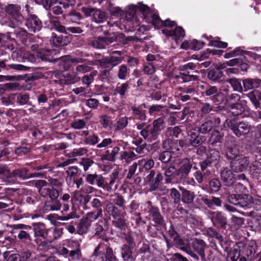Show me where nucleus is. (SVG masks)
<instances>
[{
	"label": "nucleus",
	"mask_w": 261,
	"mask_h": 261,
	"mask_svg": "<svg viewBox=\"0 0 261 261\" xmlns=\"http://www.w3.org/2000/svg\"><path fill=\"white\" fill-rule=\"evenodd\" d=\"M177 79H180L182 80V82L187 83L190 81H196L198 79V76L196 75H190L188 73H180L179 75L176 76Z\"/></svg>",
	"instance_id": "obj_49"
},
{
	"label": "nucleus",
	"mask_w": 261,
	"mask_h": 261,
	"mask_svg": "<svg viewBox=\"0 0 261 261\" xmlns=\"http://www.w3.org/2000/svg\"><path fill=\"white\" fill-rule=\"evenodd\" d=\"M248 164V158L243 154H240L231 162L230 167L234 172H239L246 169Z\"/></svg>",
	"instance_id": "obj_10"
},
{
	"label": "nucleus",
	"mask_w": 261,
	"mask_h": 261,
	"mask_svg": "<svg viewBox=\"0 0 261 261\" xmlns=\"http://www.w3.org/2000/svg\"><path fill=\"white\" fill-rule=\"evenodd\" d=\"M81 11L86 17H92L93 21L97 23H102L106 19L105 12L99 9L92 7H83Z\"/></svg>",
	"instance_id": "obj_4"
},
{
	"label": "nucleus",
	"mask_w": 261,
	"mask_h": 261,
	"mask_svg": "<svg viewBox=\"0 0 261 261\" xmlns=\"http://www.w3.org/2000/svg\"><path fill=\"white\" fill-rule=\"evenodd\" d=\"M54 54H55V50H54L43 49L37 52V57L40 58L42 60L45 61L57 62L59 61V58L51 59V58H50L51 56Z\"/></svg>",
	"instance_id": "obj_26"
},
{
	"label": "nucleus",
	"mask_w": 261,
	"mask_h": 261,
	"mask_svg": "<svg viewBox=\"0 0 261 261\" xmlns=\"http://www.w3.org/2000/svg\"><path fill=\"white\" fill-rule=\"evenodd\" d=\"M162 171H158L156 172L154 170L150 171L146 176V181L149 184L152 190H155L160 186L161 182L164 179L166 184L174 183L178 176L177 169L173 165L168 166L162 165L161 166Z\"/></svg>",
	"instance_id": "obj_1"
},
{
	"label": "nucleus",
	"mask_w": 261,
	"mask_h": 261,
	"mask_svg": "<svg viewBox=\"0 0 261 261\" xmlns=\"http://www.w3.org/2000/svg\"><path fill=\"white\" fill-rule=\"evenodd\" d=\"M221 178L224 184L227 186H232L233 184H236V186L241 187L240 190L243 188V185L236 181V177L231 170L227 167L223 168L221 172Z\"/></svg>",
	"instance_id": "obj_9"
},
{
	"label": "nucleus",
	"mask_w": 261,
	"mask_h": 261,
	"mask_svg": "<svg viewBox=\"0 0 261 261\" xmlns=\"http://www.w3.org/2000/svg\"><path fill=\"white\" fill-rule=\"evenodd\" d=\"M105 261H117V258L114 253L113 249L109 246H107L105 252L102 254Z\"/></svg>",
	"instance_id": "obj_43"
},
{
	"label": "nucleus",
	"mask_w": 261,
	"mask_h": 261,
	"mask_svg": "<svg viewBox=\"0 0 261 261\" xmlns=\"http://www.w3.org/2000/svg\"><path fill=\"white\" fill-rule=\"evenodd\" d=\"M158 158L163 163L167 164L171 160L172 154L171 151L166 150L159 153Z\"/></svg>",
	"instance_id": "obj_47"
},
{
	"label": "nucleus",
	"mask_w": 261,
	"mask_h": 261,
	"mask_svg": "<svg viewBox=\"0 0 261 261\" xmlns=\"http://www.w3.org/2000/svg\"><path fill=\"white\" fill-rule=\"evenodd\" d=\"M171 241L173 244L179 249L185 251L187 253L190 252L189 241L188 239H181L173 230H169Z\"/></svg>",
	"instance_id": "obj_6"
},
{
	"label": "nucleus",
	"mask_w": 261,
	"mask_h": 261,
	"mask_svg": "<svg viewBox=\"0 0 261 261\" xmlns=\"http://www.w3.org/2000/svg\"><path fill=\"white\" fill-rule=\"evenodd\" d=\"M33 183L37 189H38V192L41 195L43 196V193L44 190H46L47 188L46 187V186L47 185V182L46 181L44 180H34L33 181Z\"/></svg>",
	"instance_id": "obj_50"
},
{
	"label": "nucleus",
	"mask_w": 261,
	"mask_h": 261,
	"mask_svg": "<svg viewBox=\"0 0 261 261\" xmlns=\"http://www.w3.org/2000/svg\"><path fill=\"white\" fill-rule=\"evenodd\" d=\"M227 158L233 161L236 157L240 155L239 150L236 147L228 148L226 151Z\"/></svg>",
	"instance_id": "obj_53"
},
{
	"label": "nucleus",
	"mask_w": 261,
	"mask_h": 261,
	"mask_svg": "<svg viewBox=\"0 0 261 261\" xmlns=\"http://www.w3.org/2000/svg\"><path fill=\"white\" fill-rule=\"evenodd\" d=\"M170 196L174 200V203L177 204L180 202L181 195L179 191L175 188H173L170 190Z\"/></svg>",
	"instance_id": "obj_59"
},
{
	"label": "nucleus",
	"mask_w": 261,
	"mask_h": 261,
	"mask_svg": "<svg viewBox=\"0 0 261 261\" xmlns=\"http://www.w3.org/2000/svg\"><path fill=\"white\" fill-rule=\"evenodd\" d=\"M138 158V154L131 150L124 151L121 155V159L122 160H124L127 163H129Z\"/></svg>",
	"instance_id": "obj_36"
},
{
	"label": "nucleus",
	"mask_w": 261,
	"mask_h": 261,
	"mask_svg": "<svg viewBox=\"0 0 261 261\" xmlns=\"http://www.w3.org/2000/svg\"><path fill=\"white\" fill-rule=\"evenodd\" d=\"M148 212L149 213V219L152 220L156 226H162L164 224V220L161 215L158 208L151 205V201H148Z\"/></svg>",
	"instance_id": "obj_12"
},
{
	"label": "nucleus",
	"mask_w": 261,
	"mask_h": 261,
	"mask_svg": "<svg viewBox=\"0 0 261 261\" xmlns=\"http://www.w3.org/2000/svg\"><path fill=\"white\" fill-rule=\"evenodd\" d=\"M129 69L125 65H121L119 67L117 73L118 78L120 80H125L128 73Z\"/></svg>",
	"instance_id": "obj_52"
},
{
	"label": "nucleus",
	"mask_w": 261,
	"mask_h": 261,
	"mask_svg": "<svg viewBox=\"0 0 261 261\" xmlns=\"http://www.w3.org/2000/svg\"><path fill=\"white\" fill-rule=\"evenodd\" d=\"M67 247L70 249L69 257L73 261H78L82 258L81 243L77 240H69Z\"/></svg>",
	"instance_id": "obj_5"
},
{
	"label": "nucleus",
	"mask_w": 261,
	"mask_h": 261,
	"mask_svg": "<svg viewBox=\"0 0 261 261\" xmlns=\"http://www.w3.org/2000/svg\"><path fill=\"white\" fill-rule=\"evenodd\" d=\"M245 111L243 106L239 103H234L231 107L229 114L233 116H239Z\"/></svg>",
	"instance_id": "obj_37"
},
{
	"label": "nucleus",
	"mask_w": 261,
	"mask_h": 261,
	"mask_svg": "<svg viewBox=\"0 0 261 261\" xmlns=\"http://www.w3.org/2000/svg\"><path fill=\"white\" fill-rule=\"evenodd\" d=\"M227 200L231 204L240 207H249L253 203V198L251 196L245 194H230L226 193Z\"/></svg>",
	"instance_id": "obj_3"
},
{
	"label": "nucleus",
	"mask_w": 261,
	"mask_h": 261,
	"mask_svg": "<svg viewBox=\"0 0 261 261\" xmlns=\"http://www.w3.org/2000/svg\"><path fill=\"white\" fill-rule=\"evenodd\" d=\"M29 173L26 168H21L12 171V177H18L22 179H29Z\"/></svg>",
	"instance_id": "obj_39"
},
{
	"label": "nucleus",
	"mask_w": 261,
	"mask_h": 261,
	"mask_svg": "<svg viewBox=\"0 0 261 261\" xmlns=\"http://www.w3.org/2000/svg\"><path fill=\"white\" fill-rule=\"evenodd\" d=\"M77 77V73L75 72L72 73H67L64 75L65 79V84L69 85L75 83Z\"/></svg>",
	"instance_id": "obj_55"
},
{
	"label": "nucleus",
	"mask_w": 261,
	"mask_h": 261,
	"mask_svg": "<svg viewBox=\"0 0 261 261\" xmlns=\"http://www.w3.org/2000/svg\"><path fill=\"white\" fill-rule=\"evenodd\" d=\"M5 61L0 62V72L3 70H8L9 68L19 71L26 70L28 69L26 66L19 64H11L7 65Z\"/></svg>",
	"instance_id": "obj_28"
},
{
	"label": "nucleus",
	"mask_w": 261,
	"mask_h": 261,
	"mask_svg": "<svg viewBox=\"0 0 261 261\" xmlns=\"http://www.w3.org/2000/svg\"><path fill=\"white\" fill-rule=\"evenodd\" d=\"M163 34L167 36H171L176 42L178 40L182 39L185 36V33L183 29L180 27H176L174 30H169L167 29L162 30Z\"/></svg>",
	"instance_id": "obj_18"
},
{
	"label": "nucleus",
	"mask_w": 261,
	"mask_h": 261,
	"mask_svg": "<svg viewBox=\"0 0 261 261\" xmlns=\"http://www.w3.org/2000/svg\"><path fill=\"white\" fill-rule=\"evenodd\" d=\"M154 129L160 134L161 132L164 128V120L163 117H160L153 121L152 125Z\"/></svg>",
	"instance_id": "obj_41"
},
{
	"label": "nucleus",
	"mask_w": 261,
	"mask_h": 261,
	"mask_svg": "<svg viewBox=\"0 0 261 261\" xmlns=\"http://www.w3.org/2000/svg\"><path fill=\"white\" fill-rule=\"evenodd\" d=\"M123 60L122 57V52L121 51H113L111 53L109 58L102 59L99 61L100 64L110 63L112 64L113 66H115Z\"/></svg>",
	"instance_id": "obj_15"
},
{
	"label": "nucleus",
	"mask_w": 261,
	"mask_h": 261,
	"mask_svg": "<svg viewBox=\"0 0 261 261\" xmlns=\"http://www.w3.org/2000/svg\"><path fill=\"white\" fill-rule=\"evenodd\" d=\"M142 106H143L144 108L146 107V105L143 104L142 106L138 107H132L131 109L133 111V114L137 116L139 120L144 121L146 119V116L145 111L143 109Z\"/></svg>",
	"instance_id": "obj_31"
},
{
	"label": "nucleus",
	"mask_w": 261,
	"mask_h": 261,
	"mask_svg": "<svg viewBox=\"0 0 261 261\" xmlns=\"http://www.w3.org/2000/svg\"><path fill=\"white\" fill-rule=\"evenodd\" d=\"M51 229L46 228L42 223L34 224V237L37 238L41 237L44 240H51V236L49 234Z\"/></svg>",
	"instance_id": "obj_13"
},
{
	"label": "nucleus",
	"mask_w": 261,
	"mask_h": 261,
	"mask_svg": "<svg viewBox=\"0 0 261 261\" xmlns=\"http://www.w3.org/2000/svg\"><path fill=\"white\" fill-rule=\"evenodd\" d=\"M211 219L214 225L219 224L222 227L225 228L227 224V219L221 212H213L211 214Z\"/></svg>",
	"instance_id": "obj_20"
},
{
	"label": "nucleus",
	"mask_w": 261,
	"mask_h": 261,
	"mask_svg": "<svg viewBox=\"0 0 261 261\" xmlns=\"http://www.w3.org/2000/svg\"><path fill=\"white\" fill-rule=\"evenodd\" d=\"M138 164L139 166H142V168L146 170H149L154 166V162L152 159H150L147 160L142 159L139 160Z\"/></svg>",
	"instance_id": "obj_44"
},
{
	"label": "nucleus",
	"mask_w": 261,
	"mask_h": 261,
	"mask_svg": "<svg viewBox=\"0 0 261 261\" xmlns=\"http://www.w3.org/2000/svg\"><path fill=\"white\" fill-rule=\"evenodd\" d=\"M120 148L118 146H114L111 150H107L102 155V159L111 162H114L116 160V156L119 154Z\"/></svg>",
	"instance_id": "obj_25"
},
{
	"label": "nucleus",
	"mask_w": 261,
	"mask_h": 261,
	"mask_svg": "<svg viewBox=\"0 0 261 261\" xmlns=\"http://www.w3.org/2000/svg\"><path fill=\"white\" fill-rule=\"evenodd\" d=\"M179 189L181 192V201L186 204L192 203L195 197L194 193L181 186L179 187Z\"/></svg>",
	"instance_id": "obj_24"
},
{
	"label": "nucleus",
	"mask_w": 261,
	"mask_h": 261,
	"mask_svg": "<svg viewBox=\"0 0 261 261\" xmlns=\"http://www.w3.org/2000/svg\"><path fill=\"white\" fill-rule=\"evenodd\" d=\"M180 166L177 169V174L181 179H186L189 175L192 167L190 160L187 158L184 159L179 162Z\"/></svg>",
	"instance_id": "obj_14"
},
{
	"label": "nucleus",
	"mask_w": 261,
	"mask_h": 261,
	"mask_svg": "<svg viewBox=\"0 0 261 261\" xmlns=\"http://www.w3.org/2000/svg\"><path fill=\"white\" fill-rule=\"evenodd\" d=\"M204 93L206 96H209L215 103H221L224 100V95L215 86L208 85Z\"/></svg>",
	"instance_id": "obj_11"
},
{
	"label": "nucleus",
	"mask_w": 261,
	"mask_h": 261,
	"mask_svg": "<svg viewBox=\"0 0 261 261\" xmlns=\"http://www.w3.org/2000/svg\"><path fill=\"white\" fill-rule=\"evenodd\" d=\"M226 81L231 85L234 91L239 92H243V89L241 82L237 79L231 78L228 79Z\"/></svg>",
	"instance_id": "obj_42"
},
{
	"label": "nucleus",
	"mask_w": 261,
	"mask_h": 261,
	"mask_svg": "<svg viewBox=\"0 0 261 261\" xmlns=\"http://www.w3.org/2000/svg\"><path fill=\"white\" fill-rule=\"evenodd\" d=\"M50 43L54 46H64L66 45V42L65 38L62 35L57 36L53 35L50 39Z\"/></svg>",
	"instance_id": "obj_35"
},
{
	"label": "nucleus",
	"mask_w": 261,
	"mask_h": 261,
	"mask_svg": "<svg viewBox=\"0 0 261 261\" xmlns=\"http://www.w3.org/2000/svg\"><path fill=\"white\" fill-rule=\"evenodd\" d=\"M214 127V122L212 120H208L202 123L198 128V131L205 134L210 132Z\"/></svg>",
	"instance_id": "obj_38"
},
{
	"label": "nucleus",
	"mask_w": 261,
	"mask_h": 261,
	"mask_svg": "<svg viewBox=\"0 0 261 261\" xmlns=\"http://www.w3.org/2000/svg\"><path fill=\"white\" fill-rule=\"evenodd\" d=\"M223 76V73L218 69L210 70L207 75L208 78L213 81H217Z\"/></svg>",
	"instance_id": "obj_46"
},
{
	"label": "nucleus",
	"mask_w": 261,
	"mask_h": 261,
	"mask_svg": "<svg viewBox=\"0 0 261 261\" xmlns=\"http://www.w3.org/2000/svg\"><path fill=\"white\" fill-rule=\"evenodd\" d=\"M209 187L212 192H217L220 189L221 184L218 179L214 178L210 181Z\"/></svg>",
	"instance_id": "obj_54"
},
{
	"label": "nucleus",
	"mask_w": 261,
	"mask_h": 261,
	"mask_svg": "<svg viewBox=\"0 0 261 261\" xmlns=\"http://www.w3.org/2000/svg\"><path fill=\"white\" fill-rule=\"evenodd\" d=\"M220 159L219 152L215 149H211L207 154V160L210 163L216 165Z\"/></svg>",
	"instance_id": "obj_34"
},
{
	"label": "nucleus",
	"mask_w": 261,
	"mask_h": 261,
	"mask_svg": "<svg viewBox=\"0 0 261 261\" xmlns=\"http://www.w3.org/2000/svg\"><path fill=\"white\" fill-rule=\"evenodd\" d=\"M48 182L50 186L60 188L63 185V180L61 178H54L53 177H49L48 179Z\"/></svg>",
	"instance_id": "obj_60"
},
{
	"label": "nucleus",
	"mask_w": 261,
	"mask_h": 261,
	"mask_svg": "<svg viewBox=\"0 0 261 261\" xmlns=\"http://www.w3.org/2000/svg\"><path fill=\"white\" fill-rule=\"evenodd\" d=\"M146 21L152 23L154 28L156 29H159L163 27V21L161 20L158 15L153 13H150L149 17L146 18Z\"/></svg>",
	"instance_id": "obj_30"
},
{
	"label": "nucleus",
	"mask_w": 261,
	"mask_h": 261,
	"mask_svg": "<svg viewBox=\"0 0 261 261\" xmlns=\"http://www.w3.org/2000/svg\"><path fill=\"white\" fill-rule=\"evenodd\" d=\"M129 87V84L128 82L121 84L120 86H117L116 89L114 90V94H119L121 96H124L126 92L127 91Z\"/></svg>",
	"instance_id": "obj_48"
},
{
	"label": "nucleus",
	"mask_w": 261,
	"mask_h": 261,
	"mask_svg": "<svg viewBox=\"0 0 261 261\" xmlns=\"http://www.w3.org/2000/svg\"><path fill=\"white\" fill-rule=\"evenodd\" d=\"M224 125L227 126L238 138L246 136L252 129V126L249 122L239 121L236 118L226 119Z\"/></svg>",
	"instance_id": "obj_2"
},
{
	"label": "nucleus",
	"mask_w": 261,
	"mask_h": 261,
	"mask_svg": "<svg viewBox=\"0 0 261 261\" xmlns=\"http://www.w3.org/2000/svg\"><path fill=\"white\" fill-rule=\"evenodd\" d=\"M50 22L53 24L55 28L58 31L61 33H66V28L62 25L56 18H51Z\"/></svg>",
	"instance_id": "obj_57"
},
{
	"label": "nucleus",
	"mask_w": 261,
	"mask_h": 261,
	"mask_svg": "<svg viewBox=\"0 0 261 261\" xmlns=\"http://www.w3.org/2000/svg\"><path fill=\"white\" fill-rule=\"evenodd\" d=\"M86 123L83 119H77L73 121L71 124V127L74 129H80L84 128Z\"/></svg>",
	"instance_id": "obj_64"
},
{
	"label": "nucleus",
	"mask_w": 261,
	"mask_h": 261,
	"mask_svg": "<svg viewBox=\"0 0 261 261\" xmlns=\"http://www.w3.org/2000/svg\"><path fill=\"white\" fill-rule=\"evenodd\" d=\"M106 212L114 219H117L119 217L123 216V213L113 203H109L106 206Z\"/></svg>",
	"instance_id": "obj_27"
},
{
	"label": "nucleus",
	"mask_w": 261,
	"mask_h": 261,
	"mask_svg": "<svg viewBox=\"0 0 261 261\" xmlns=\"http://www.w3.org/2000/svg\"><path fill=\"white\" fill-rule=\"evenodd\" d=\"M133 247L128 245H123L121 248V256L123 261H134L133 255Z\"/></svg>",
	"instance_id": "obj_22"
},
{
	"label": "nucleus",
	"mask_w": 261,
	"mask_h": 261,
	"mask_svg": "<svg viewBox=\"0 0 261 261\" xmlns=\"http://www.w3.org/2000/svg\"><path fill=\"white\" fill-rule=\"evenodd\" d=\"M47 241L42 240V239L37 238L34 240V242L36 245L31 244V247L36 248L39 251L45 252L48 251L50 249L53 248V247L50 244L51 243V240H47Z\"/></svg>",
	"instance_id": "obj_17"
},
{
	"label": "nucleus",
	"mask_w": 261,
	"mask_h": 261,
	"mask_svg": "<svg viewBox=\"0 0 261 261\" xmlns=\"http://www.w3.org/2000/svg\"><path fill=\"white\" fill-rule=\"evenodd\" d=\"M17 103L20 105H24L28 103L30 100V95L27 93L15 94Z\"/></svg>",
	"instance_id": "obj_51"
},
{
	"label": "nucleus",
	"mask_w": 261,
	"mask_h": 261,
	"mask_svg": "<svg viewBox=\"0 0 261 261\" xmlns=\"http://www.w3.org/2000/svg\"><path fill=\"white\" fill-rule=\"evenodd\" d=\"M79 171V169L76 166H71L67 168L65 172L67 174V177L70 179L75 178Z\"/></svg>",
	"instance_id": "obj_56"
},
{
	"label": "nucleus",
	"mask_w": 261,
	"mask_h": 261,
	"mask_svg": "<svg viewBox=\"0 0 261 261\" xmlns=\"http://www.w3.org/2000/svg\"><path fill=\"white\" fill-rule=\"evenodd\" d=\"M20 8L18 5H9L5 9L6 12L11 15L14 27L19 25L23 20V17L20 13Z\"/></svg>",
	"instance_id": "obj_8"
},
{
	"label": "nucleus",
	"mask_w": 261,
	"mask_h": 261,
	"mask_svg": "<svg viewBox=\"0 0 261 261\" xmlns=\"http://www.w3.org/2000/svg\"><path fill=\"white\" fill-rule=\"evenodd\" d=\"M91 226L81 219L77 227V233L80 235H83L87 233Z\"/></svg>",
	"instance_id": "obj_45"
},
{
	"label": "nucleus",
	"mask_w": 261,
	"mask_h": 261,
	"mask_svg": "<svg viewBox=\"0 0 261 261\" xmlns=\"http://www.w3.org/2000/svg\"><path fill=\"white\" fill-rule=\"evenodd\" d=\"M140 135L144 139H147L152 142L155 140L159 134L154 129L151 125H147L141 132Z\"/></svg>",
	"instance_id": "obj_19"
},
{
	"label": "nucleus",
	"mask_w": 261,
	"mask_h": 261,
	"mask_svg": "<svg viewBox=\"0 0 261 261\" xmlns=\"http://www.w3.org/2000/svg\"><path fill=\"white\" fill-rule=\"evenodd\" d=\"M59 65L61 67L60 69L63 71L68 70L71 66L67 57L61 59Z\"/></svg>",
	"instance_id": "obj_63"
},
{
	"label": "nucleus",
	"mask_w": 261,
	"mask_h": 261,
	"mask_svg": "<svg viewBox=\"0 0 261 261\" xmlns=\"http://www.w3.org/2000/svg\"><path fill=\"white\" fill-rule=\"evenodd\" d=\"M43 197H46L48 196L52 200H56L60 196V192L58 190L51 188H47L46 190H43Z\"/></svg>",
	"instance_id": "obj_32"
},
{
	"label": "nucleus",
	"mask_w": 261,
	"mask_h": 261,
	"mask_svg": "<svg viewBox=\"0 0 261 261\" xmlns=\"http://www.w3.org/2000/svg\"><path fill=\"white\" fill-rule=\"evenodd\" d=\"M86 180L89 184L96 185L101 188L103 186L104 178L101 174H89L86 176Z\"/></svg>",
	"instance_id": "obj_21"
},
{
	"label": "nucleus",
	"mask_w": 261,
	"mask_h": 261,
	"mask_svg": "<svg viewBox=\"0 0 261 261\" xmlns=\"http://www.w3.org/2000/svg\"><path fill=\"white\" fill-rule=\"evenodd\" d=\"M26 25L30 32H36L41 29L42 22L35 15L30 14L26 20Z\"/></svg>",
	"instance_id": "obj_16"
},
{
	"label": "nucleus",
	"mask_w": 261,
	"mask_h": 261,
	"mask_svg": "<svg viewBox=\"0 0 261 261\" xmlns=\"http://www.w3.org/2000/svg\"><path fill=\"white\" fill-rule=\"evenodd\" d=\"M119 175V172L115 170H114L110 175V181L109 182H107L105 184V181L103 182V186L101 187L103 189L110 191L112 190V187L115 183L116 180L118 178Z\"/></svg>",
	"instance_id": "obj_33"
},
{
	"label": "nucleus",
	"mask_w": 261,
	"mask_h": 261,
	"mask_svg": "<svg viewBox=\"0 0 261 261\" xmlns=\"http://www.w3.org/2000/svg\"><path fill=\"white\" fill-rule=\"evenodd\" d=\"M12 177V172H10L6 166L0 165V178L6 181Z\"/></svg>",
	"instance_id": "obj_40"
},
{
	"label": "nucleus",
	"mask_w": 261,
	"mask_h": 261,
	"mask_svg": "<svg viewBox=\"0 0 261 261\" xmlns=\"http://www.w3.org/2000/svg\"><path fill=\"white\" fill-rule=\"evenodd\" d=\"M87 150L85 148H75L73 151L69 153V157H74L77 156H81L86 154Z\"/></svg>",
	"instance_id": "obj_58"
},
{
	"label": "nucleus",
	"mask_w": 261,
	"mask_h": 261,
	"mask_svg": "<svg viewBox=\"0 0 261 261\" xmlns=\"http://www.w3.org/2000/svg\"><path fill=\"white\" fill-rule=\"evenodd\" d=\"M244 91L256 89L261 86V80L253 79H246L243 81Z\"/></svg>",
	"instance_id": "obj_23"
},
{
	"label": "nucleus",
	"mask_w": 261,
	"mask_h": 261,
	"mask_svg": "<svg viewBox=\"0 0 261 261\" xmlns=\"http://www.w3.org/2000/svg\"><path fill=\"white\" fill-rule=\"evenodd\" d=\"M114 40L115 38L113 37L98 36L91 39L89 42V45L94 48L101 49L106 48Z\"/></svg>",
	"instance_id": "obj_7"
},
{
	"label": "nucleus",
	"mask_w": 261,
	"mask_h": 261,
	"mask_svg": "<svg viewBox=\"0 0 261 261\" xmlns=\"http://www.w3.org/2000/svg\"><path fill=\"white\" fill-rule=\"evenodd\" d=\"M100 118V123L104 128H107L112 125V122L110 117L107 115H101Z\"/></svg>",
	"instance_id": "obj_62"
},
{
	"label": "nucleus",
	"mask_w": 261,
	"mask_h": 261,
	"mask_svg": "<svg viewBox=\"0 0 261 261\" xmlns=\"http://www.w3.org/2000/svg\"><path fill=\"white\" fill-rule=\"evenodd\" d=\"M193 249L196 251L202 258H204V249L205 247V243L201 240H196L192 244Z\"/></svg>",
	"instance_id": "obj_29"
},
{
	"label": "nucleus",
	"mask_w": 261,
	"mask_h": 261,
	"mask_svg": "<svg viewBox=\"0 0 261 261\" xmlns=\"http://www.w3.org/2000/svg\"><path fill=\"white\" fill-rule=\"evenodd\" d=\"M67 16L68 17V19L73 22H76L82 18L81 14L75 11L69 13Z\"/></svg>",
	"instance_id": "obj_61"
}]
</instances>
